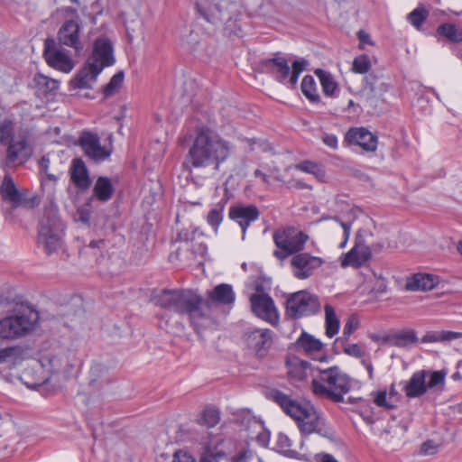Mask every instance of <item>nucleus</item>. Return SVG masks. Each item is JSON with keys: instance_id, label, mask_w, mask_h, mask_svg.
Returning a JSON list of instances; mask_svg holds the SVG:
<instances>
[{"instance_id": "obj_1", "label": "nucleus", "mask_w": 462, "mask_h": 462, "mask_svg": "<svg viewBox=\"0 0 462 462\" xmlns=\"http://www.w3.org/2000/svg\"><path fill=\"white\" fill-rule=\"evenodd\" d=\"M232 147L228 141L207 126L197 127L190 136V144L183 162V168L191 171L195 169L212 168L219 171L231 154Z\"/></svg>"}, {"instance_id": "obj_2", "label": "nucleus", "mask_w": 462, "mask_h": 462, "mask_svg": "<svg viewBox=\"0 0 462 462\" xmlns=\"http://www.w3.org/2000/svg\"><path fill=\"white\" fill-rule=\"evenodd\" d=\"M270 397L298 422L301 433H317L328 439L332 438V431L325 427L323 419L310 402L300 403L276 389L270 392Z\"/></svg>"}, {"instance_id": "obj_3", "label": "nucleus", "mask_w": 462, "mask_h": 462, "mask_svg": "<svg viewBox=\"0 0 462 462\" xmlns=\"http://www.w3.org/2000/svg\"><path fill=\"white\" fill-rule=\"evenodd\" d=\"M195 7L200 18L215 27H222L225 35L231 37L241 32V5L237 1L197 0Z\"/></svg>"}, {"instance_id": "obj_4", "label": "nucleus", "mask_w": 462, "mask_h": 462, "mask_svg": "<svg viewBox=\"0 0 462 462\" xmlns=\"http://www.w3.org/2000/svg\"><path fill=\"white\" fill-rule=\"evenodd\" d=\"M155 305L180 315H187L191 322L205 318L203 298L190 290H162L159 294L152 296Z\"/></svg>"}, {"instance_id": "obj_5", "label": "nucleus", "mask_w": 462, "mask_h": 462, "mask_svg": "<svg viewBox=\"0 0 462 462\" xmlns=\"http://www.w3.org/2000/svg\"><path fill=\"white\" fill-rule=\"evenodd\" d=\"M318 372V376L311 381L313 393L334 402H342L351 388L349 376L337 365Z\"/></svg>"}, {"instance_id": "obj_6", "label": "nucleus", "mask_w": 462, "mask_h": 462, "mask_svg": "<svg viewBox=\"0 0 462 462\" xmlns=\"http://www.w3.org/2000/svg\"><path fill=\"white\" fill-rule=\"evenodd\" d=\"M71 187L69 188L70 197L77 207L74 221L87 224L86 202L81 199L87 193V166L82 159L75 158L69 167Z\"/></svg>"}, {"instance_id": "obj_7", "label": "nucleus", "mask_w": 462, "mask_h": 462, "mask_svg": "<svg viewBox=\"0 0 462 462\" xmlns=\"http://www.w3.org/2000/svg\"><path fill=\"white\" fill-rule=\"evenodd\" d=\"M319 297L308 291L291 293L285 301V316L291 319H300L314 316L320 312Z\"/></svg>"}, {"instance_id": "obj_8", "label": "nucleus", "mask_w": 462, "mask_h": 462, "mask_svg": "<svg viewBox=\"0 0 462 462\" xmlns=\"http://www.w3.org/2000/svg\"><path fill=\"white\" fill-rule=\"evenodd\" d=\"M38 319V312L33 310L5 317L0 319V338L22 337L34 328Z\"/></svg>"}, {"instance_id": "obj_9", "label": "nucleus", "mask_w": 462, "mask_h": 462, "mask_svg": "<svg viewBox=\"0 0 462 462\" xmlns=\"http://www.w3.org/2000/svg\"><path fill=\"white\" fill-rule=\"evenodd\" d=\"M116 62L110 39L101 35L94 40L91 57H88V81H96L105 68Z\"/></svg>"}, {"instance_id": "obj_10", "label": "nucleus", "mask_w": 462, "mask_h": 462, "mask_svg": "<svg viewBox=\"0 0 462 462\" xmlns=\"http://www.w3.org/2000/svg\"><path fill=\"white\" fill-rule=\"evenodd\" d=\"M273 238L277 247L273 252V255L279 260H284L303 249L308 240V236L302 232H295L293 228L288 227L274 231Z\"/></svg>"}, {"instance_id": "obj_11", "label": "nucleus", "mask_w": 462, "mask_h": 462, "mask_svg": "<svg viewBox=\"0 0 462 462\" xmlns=\"http://www.w3.org/2000/svg\"><path fill=\"white\" fill-rule=\"evenodd\" d=\"M114 135L102 133L101 135L88 131V161L100 164L110 159L114 152Z\"/></svg>"}, {"instance_id": "obj_12", "label": "nucleus", "mask_w": 462, "mask_h": 462, "mask_svg": "<svg viewBox=\"0 0 462 462\" xmlns=\"http://www.w3.org/2000/svg\"><path fill=\"white\" fill-rule=\"evenodd\" d=\"M43 57L47 64L61 72L69 73L74 64L69 54L55 39L48 38L44 42Z\"/></svg>"}, {"instance_id": "obj_13", "label": "nucleus", "mask_w": 462, "mask_h": 462, "mask_svg": "<svg viewBox=\"0 0 462 462\" xmlns=\"http://www.w3.org/2000/svg\"><path fill=\"white\" fill-rule=\"evenodd\" d=\"M262 69L277 80L278 82L287 86L290 84V69L287 59L277 52L273 58L264 59L260 63Z\"/></svg>"}, {"instance_id": "obj_14", "label": "nucleus", "mask_w": 462, "mask_h": 462, "mask_svg": "<svg viewBox=\"0 0 462 462\" xmlns=\"http://www.w3.org/2000/svg\"><path fill=\"white\" fill-rule=\"evenodd\" d=\"M324 263V260L309 253H298L291 258V264L296 278L304 280L312 275L313 272Z\"/></svg>"}, {"instance_id": "obj_15", "label": "nucleus", "mask_w": 462, "mask_h": 462, "mask_svg": "<svg viewBox=\"0 0 462 462\" xmlns=\"http://www.w3.org/2000/svg\"><path fill=\"white\" fill-rule=\"evenodd\" d=\"M252 311L259 318L274 323L278 320L274 301L267 293H254L250 297Z\"/></svg>"}, {"instance_id": "obj_16", "label": "nucleus", "mask_w": 462, "mask_h": 462, "mask_svg": "<svg viewBox=\"0 0 462 462\" xmlns=\"http://www.w3.org/2000/svg\"><path fill=\"white\" fill-rule=\"evenodd\" d=\"M236 294L230 284L221 283L213 290L207 291V298L203 299L205 312H209L217 305H230L235 302Z\"/></svg>"}, {"instance_id": "obj_17", "label": "nucleus", "mask_w": 462, "mask_h": 462, "mask_svg": "<svg viewBox=\"0 0 462 462\" xmlns=\"http://www.w3.org/2000/svg\"><path fill=\"white\" fill-rule=\"evenodd\" d=\"M64 230H51L43 227L42 231H39L38 242L43 247L44 252L51 255L60 253L65 254L63 240Z\"/></svg>"}, {"instance_id": "obj_18", "label": "nucleus", "mask_w": 462, "mask_h": 462, "mask_svg": "<svg viewBox=\"0 0 462 462\" xmlns=\"http://www.w3.org/2000/svg\"><path fill=\"white\" fill-rule=\"evenodd\" d=\"M345 141L351 145H358L365 152H374L377 148L378 138L365 127L350 128Z\"/></svg>"}, {"instance_id": "obj_19", "label": "nucleus", "mask_w": 462, "mask_h": 462, "mask_svg": "<svg viewBox=\"0 0 462 462\" xmlns=\"http://www.w3.org/2000/svg\"><path fill=\"white\" fill-rule=\"evenodd\" d=\"M228 217L240 226L245 239L247 227L259 217V210L254 205H236L230 207Z\"/></svg>"}, {"instance_id": "obj_20", "label": "nucleus", "mask_w": 462, "mask_h": 462, "mask_svg": "<svg viewBox=\"0 0 462 462\" xmlns=\"http://www.w3.org/2000/svg\"><path fill=\"white\" fill-rule=\"evenodd\" d=\"M6 145L7 165L23 163L30 158L32 154V149L28 144L27 139L24 135L19 134L16 136V139H14Z\"/></svg>"}, {"instance_id": "obj_21", "label": "nucleus", "mask_w": 462, "mask_h": 462, "mask_svg": "<svg viewBox=\"0 0 462 462\" xmlns=\"http://www.w3.org/2000/svg\"><path fill=\"white\" fill-rule=\"evenodd\" d=\"M371 256L370 247L363 242L356 241L351 250L340 257V265L343 268L348 266L358 268L369 261Z\"/></svg>"}, {"instance_id": "obj_22", "label": "nucleus", "mask_w": 462, "mask_h": 462, "mask_svg": "<svg viewBox=\"0 0 462 462\" xmlns=\"http://www.w3.org/2000/svg\"><path fill=\"white\" fill-rule=\"evenodd\" d=\"M428 375V370L422 369L414 372L402 388L405 396L409 399H414L424 395L428 391L426 386V378Z\"/></svg>"}, {"instance_id": "obj_23", "label": "nucleus", "mask_w": 462, "mask_h": 462, "mask_svg": "<svg viewBox=\"0 0 462 462\" xmlns=\"http://www.w3.org/2000/svg\"><path fill=\"white\" fill-rule=\"evenodd\" d=\"M0 197L3 200L10 203L13 208L20 207L24 202L23 194L18 190L9 174L5 175L0 185Z\"/></svg>"}, {"instance_id": "obj_24", "label": "nucleus", "mask_w": 462, "mask_h": 462, "mask_svg": "<svg viewBox=\"0 0 462 462\" xmlns=\"http://www.w3.org/2000/svg\"><path fill=\"white\" fill-rule=\"evenodd\" d=\"M288 366L289 377L296 382L304 381L308 377H312V379L317 377L315 372H318V369L313 368L308 361L293 358L288 362Z\"/></svg>"}, {"instance_id": "obj_25", "label": "nucleus", "mask_w": 462, "mask_h": 462, "mask_svg": "<svg viewBox=\"0 0 462 462\" xmlns=\"http://www.w3.org/2000/svg\"><path fill=\"white\" fill-rule=\"evenodd\" d=\"M79 25L77 22L72 20L66 22L59 30L57 42L62 47L66 45L79 50Z\"/></svg>"}, {"instance_id": "obj_26", "label": "nucleus", "mask_w": 462, "mask_h": 462, "mask_svg": "<svg viewBox=\"0 0 462 462\" xmlns=\"http://www.w3.org/2000/svg\"><path fill=\"white\" fill-rule=\"evenodd\" d=\"M439 282L437 276L428 273H416L407 279L405 290L409 291H427L434 289Z\"/></svg>"}, {"instance_id": "obj_27", "label": "nucleus", "mask_w": 462, "mask_h": 462, "mask_svg": "<svg viewBox=\"0 0 462 462\" xmlns=\"http://www.w3.org/2000/svg\"><path fill=\"white\" fill-rule=\"evenodd\" d=\"M43 227L52 230H64V225L60 217L57 205L51 202L44 208L42 217L40 220L39 231Z\"/></svg>"}, {"instance_id": "obj_28", "label": "nucleus", "mask_w": 462, "mask_h": 462, "mask_svg": "<svg viewBox=\"0 0 462 462\" xmlns=\"http://www.w3.org/2000/svg\"><path fill=\"white\" fill-rule=\"evenodd\" d=\"M247 343L257 353H261L271 345V331L269 329L254 330L247 336Z\"/></svg>"}, {"instance_id": "obj_29", "label": "nucleus", "mask_w": 462, "mask_h": 462, "mask_svg": "<svg viewBox=\"0 0 462 462\" xmlns=\"http://www.w3.org/2000/svg\"><path fill=\"white\" fill-rule=\"evenodd\" d=\"M418 342V337L413 329L391 331V346L408 348Z\"/></svg>"}, {"instance_id": "obj_30", "label": "nucleus", "mask_w": 462, "mask_h": 462, "mask_svg": "<svg viewBox=\"0 0 462 462\" xmlns=\"http://www.w3.org/2000/svg\"><path fill=\"white\" fill-rule=\"evenodd\" d=\"M296 348L301 349L307 354L318 352L323 347L322 342L312 335L302 331L295 343Z\"/></svg>"}, {"instance_id": "obj_31", "label": "nucleus", "mask_w": 462, "mask_h": 462, "mask_svg": "<svg viewBox=\"0 0 462 462\" xmlns=\"http://www.w3.org/2000/svg\"><path fill=\"white\" fill-rule=\"evenodd\" d=\"M114 193L111 180L107 177H99L93 188V196L100 201H107Z\"/></svg>"}, {"instance_id": "obj_32", "label": "nucleus", "mask_w": 462, "mask_h": 462, "mask_svg": "<svg viewBox=\"0 0 462 462\" xmlns=\"http://www.w3.org/2000/svg\"><path fill=\"white\" fill-rule=\"evenodd\" d=\"M245 421H246V429L257 428L260 430L257 433L256 440L262 447H267L270 441V432L265 430L263 422L252 417L250 414H246L241 423L244 424Z\"/></svg>"}, {"instance_id": "obj_33", "label": "nucleus", "mask_w": 462, "mask_h": 462, "mask_svg": "<svg viewBox=\"0 0 462 462\" xmlns=\"http://www.w3.org/2000/svg\"><path fill=\"white\" fill-rule=\"evenodd\" d=\"M458 338H462L461 332H455V331H449V330L429 331L423 336V337L421 338V342H423V343L445 342V341H452V340L458 339Z\"/></svg>"}, {"instance_id": "obj_34", "label": "nucleus", "mask_w": 462, "mask_h": 462, "mask_svg": "<svg viewBox=\"0 0 462 462\" xmlns=\"http://www.w3.org/2000/svg\"><path fill=\"white\" fill-rule=\"evenodd\" d=\"M125 73L123 70L117 71L109 80V82L101 88L104 98L113 97L119 92L123 86Z\"/></svg>"}, {"instance_id": "obj_35", "label": "nucleus", "mask_w": 462, "mask_h": 462, "mask_svg": "<svg viewBox=\"0 0 462 462\" xmlns=\"http://www.w3.org/2000/svg\"><path fill=\"white\" fill-rule=\"evenodd\" d=\"M325 310V323H326V335L328 337H333L337 334L339 329V320L336 315L334 308L327 304Z\"/></svg>"}, {"instance_id": "obj_36", "label": "nucleus", "mask_w": 462, "mask_h": 462, "mask_svg": "<svg viewBox=\"0 0 462 462\" xmlns=\"http://www.w3.org/2000/svg\"><path fill=\"white\" fill-rule=\"evenodd\" d=\"M315 74L319 79L323 93L328 97H334L337 90V84L333 79L331 74L320 69H318Z\"/></svg>"}, {"instance_id": "obj_37", "label": "nucleus", "mask_w": 462, "mask_h": 462, "mask_svg": "<svg viewBox=\"0 0 462 462\" xmlns=\"http://www.w3.org/2000/svg\"><path fill=\"white\" fill-rule=\"evenodd\" d=\"M300 88L303 95L311 103H319L320 101L319 95L317 92L316 83L312 76L306 75L302 79Z\"/></svg>"}, {"instance_id": "obj_38", "label": "nucleus", "mask_w": 462, "mask_h": 462, "mask_svg": "<svg viewBox=\"0 0 462 462\" xmlns=\"http://www.w3.org/2000/svg\"><path fill=\"white\" fill-rule=\"evenodd\" d=\"M295 168L303 172L314 175L320 181H325L326 171L320 164H318L310 161H303L296 164Z\"/></svg>"}, {"instance_id": "obj_39", "label": "nucleus", "mask_w": 462, "mask_h": 462, "mask_svg": "<svg viewBox=\"0 0 462 462\" xmlns=\"http://www.w3.org/2000/svg\"><path fill=\"white\" fill-rule=\"evenodd\" d=\"M34 81L38 89L43 91L45 94L52 93L60 87V81L42 74H37L34 78Z\"/></svg>"}, {"instance_id": "obj_40", "label": "nucleus", "mask_w": 462, "mask_h": 462, "mask_svg": "<svg viewBox=\"0 0 462 462\" xmlns=\"http://www.w3.org/2000/svg\"><path fill=\"white\" fill-rule=\"evenodd\" d=\"M16 136L14 135V124L11 119L5 117L0 119V143L8 144Z\"/></svg>"}, {"instance_id": "obj_41", "label": "nucleus", "mask_w": 462, "mask_h": 462, "mask_svg": "<svg viewBox=\"0 0 462 462\" xmlns=\"http://www.w3.org/2000/svg\"><path fill=\"white\" fill-rule=\"evenodd\" d=\"M219 411L213 407H207L198 420L199 424L212 428L219 422Z\"/></svg>"}, {"instance_id": "obj_42", "label": "nucleus", "mask_w": 462, "mask_h": 462, "mask_svg": "<svg viewBox=\"0 0 462 462\" xmlns=\"http://www.w3.org/2000/svg\"><path fill=\"white\" fill-rule=\"evenodd\" d=\"M438 33L452 42L462 41V33L458 32L456 25L452 23H442L438 27Z\"/></svg>"}, {"instance_id": "obj_43", "label": "nucleus", "mask_w": 462, "mask_h": 462, "mask_svg": "<svg viewBox=\"0 0 462 462\" xmlns=\"http://www.w3.org/2000/svg\"><path fill=\"white\" fill-rule=\"evenodd\" d=\"M309 62L305 59L296 60L291 63L290 69V84L289 88H294L298 83L299 76L306 69Z\"/></svg>"}, {"instance_id": "obj_44", "label": "nucleus", "mask_w": 462, "mask_h": 462, "mask_svg": "<svg viewBox=\"0 0 462 462\" xmlns=\"http://www.w3.org/2000/svg\"><path fill=\"white\" fill-rule=\"evenodd\" d=\"M277 448L281 453L289 457H295L297 455V452L291 449V439L283 433H279L277 436Z\"/></svg>"}, {"instance_id": "obj_45", "label": "nucleus", "mask_w": 462, "mask_h": 462, "mask_svg": "<svg viewBox=\"0 0 462 462\" xmlns=\"http://www.w3.org/2000/svg\"><path fill=\"white\" fill-rule=\"evenodd\" d=\"M223 209L224 206H219L209 210L207 216V222L211 226L215 231L217 232L218 226L223 221Z\"/></svg>"}, {"instance_id": "obj_46", "label": "nucleus", "mask_w": 462, "mask_h": 462, "mask_svg": "<svg viewBox=\"0 0 462 462\" xmlns=\"http://www.w3.org/2000/svg\"><path fill=\"white\" fill-rule=\"evenodd\" d=\"M429 15V12L425 8L418 7L408 15L409 22L417 29H419Z\"/></svg>"}, {"instance_id": "obj_47", "label": "nucleus", "mask_w": 462, "mask_h": 462, "mask_svg": "<svg viewBox=\"0 0 462 462\" xmlns=\"http://www.w3.org/2000/svg\"><path fill=\"white\" fill-rule=\"evenodd\" d=\"M371 67V62L367 55H359L355 58L353 61V71L359 74L368 72Z\"/></svg>"}, {"instance_id": "obj_48", "label": "nucleus", "mask_w": 462, "mask_h": 462, "mask_svg": "<svg viewBox=\"0 0 462 462\" xmlns=\"http://www.w3.org/2000/svg\"><path fill=\"white\" fill-rule=\"evenodd\" d=\"M429 382H426L427 389H432L439 385H443L446 377L444 371H429Z\"/></svg>"}, {"instance_id": "obj_49", "label": "nucleus", "mask_w": 462, "mask_h": 462, "mask_svg": "<svg viewBox=\"0 0 462 462\" xmlns=\"http://www.w3.org/2000/svg\"><path fill=\"white\" fill-rule=\"evenodd\" d=\"M324 218H330L340 224L344 231V240L340 243L339 248H344L349 239L352 224L341 221L338 217H326Z\"/></svg>"}, {"instance_id": "obj_50", "label": "nucleus", "mask_w": 462, "mask_h": 462, "mask_svg": "<svg viewBox=\"0 0 462 462\" xmlns=\"http://www.w3.org/2000/svg\"><path fill=\"white\" fill-rule=\"evenodd\" d=\"M374 402L378 407H383L387 410H391L395 407V405L393 403H392L391 402H389L387 400L386 391H380V392L376 393Z\"/></svg>"}, {"instance_id": "obj_51", "label": "nucleus", "mask_w": 462, "mask_h": 462, "mask_svg": "<svg viewBox=\"0 0 462 462\" xmlns=\"http://www.w3.org/2000/svg\"><path fill=\"white\" fill-rule=\"evenodd\" d=\"M344 353L356 358H361V360L365 357V352L358 344H348L345 346Z\"/></svg>"}, {"instance_id": "obj_52", "label": "nucleus", "mask_w": 462, "mask_h": 462, "mask_svg": "<svg viewBox=\"0 0 462 462\" xmlns=\"http://www.w3.org/2000/svg\"><path fill=\"white\" fill-rule=\"evenodd\" d=\"M359 328V320L355 316H351L347 319L344 328L343 335L347 338L350 335Z\"/></svg>"}, {"instance_id": "obj_53", "label": "nucleus", "mask_w": 462, "mask_h": 462, "mask_svg": "<svg viewBox=\"0 0 462 462\" xmlns=\"http://www.w3.org/2000/svg\"><path fill=\"white\" fill-rule=\"evenodd\" d=\"M21 353L19 346H9L0 349V364L7 361L8 358L17 356Z\"/></svg>"}, {"instance_id": "obj_54", "label": "nucleus", "mask_w": 462, "mask_h": 462, "mask_svg": "<svg viewBox=\"0 0 462 462\" xmlns=\"http://www.w3.org/2000/svg\"><path fill=\"white\" fill-rule=\"evenodd\" d=\"M106 372V368L105 365L101 364L95 363L91 366V374L94 375V378L89 379V383H94L98 380V378L102 377Z\"/></svg>"}, {"instance_id": "obj_55", "label": "nucleus", "mask_w": 462, "mask_h": 462, "mask_svg": "<svg viewBox=\"0 0 462 462\" xmlns=\"http://www.w3.org/2000/svg\"><path fill=\"white\" fill-rule=\"evenodd\" d=\"M76 88H84L87 87V63L82 67V69L78 74L73 81Z\"/></svg>"}, {"instance_id": "obj_56", "label": "nucleus", "mask_w": 462, "mask_h": 462, "mask_svg": "<svg viewBox=\"0 0 462 462\" xmlns=\"http://www.w3.org/2000/svg\"><path fill=\"white\" fill-rule=\"evenodd\" d=\"M172 462H195V459L188 452L178 450L173 455Z\"/></svg>"}, {"instance_id": "obj_57", "label": "nucleus", "mask_w": 462, "mask_h": 462, "mask_svg": "<svg viewBox=\"0 0 462 462\" xmlns=\"http://www.w3.org/2000/svg\"><path fill=\"white\" fill-rule=\"evenodd\" d=\"M369 337L377 343L391 345V332H385L381 334H371Z\"/></svg>"}, {"instance_id": "obj_58", "label": "nucleus", "mask_w": 462, "mask_h": 462, "mask_svg": "<svg viewBox=\"0 0 462 462\" xmlns=\"http://www.w3.org/2000/svg\"><path fill=\"white\" fill-rule=\"evenodd\" d=\"M322 142L331 149L335 150L337 148L338 141L335 134H325L322 137Z\"/></svg>"}, {"instance_id": "obj_59", "label": "nucleus", "mask_w": 462, "mask_h": 462, "mask_svg": "<svg viewBox=\"0 0 462 462\" xmlns=\"http://www.w3.org/2000/svg\"><path fill=\"white\" fill-rule=\"evenodd\" d=\"M437 450V447L434 445V442L431 440L425 441L421 446V452L429 455L434 454Z\"/></svg>"}, {"instance_id": "obj_60", "label": "nucleus", "mask_w": 462, "mask_h": 462, "mask_svg": "<svg viewBox=\"0 0 462 462\" xmlns=\"http://www.w3.org/2000/svg\"><path fill=\"white\" fill-rule=\"evenodd\" d=\"M361 364L365 367V369H366V371L368 373L369 379L373 380V378H374V367H373L372 363L368 359L363 358L361 360Z\"/></svg>"}, {"instance_id": "obj_61", "label": "nucleus", "mask_w": 462, "mask_h": 462, "mask_svg": "<svg viewBox=\"0 0 462 462\" xmlns=\"http://www.w3.org/2000/svg\"><path fill=\"white\" fill-rule=\"evenodd\" d=\"M91 10H92V13L95 15L102 14V13H103V6H102V4H101L100 0H97L95 3H93L91 5Z\"/></svg>"}, {"instance_id": "obj_62", "label": "nucleus", "mask_w": 462, "mask_h": 462, "mask_svg": "<svg viewBox=\"0 0 462 462\" xmlns=\"http://www.w3.org/2000/svg\"><path fill=\"white\" fill-rule=\"evenodd\" d=\"M79 144L82 147V149L87 153V132L82 131L81 135L79 137Z\"/></svg>"}, {"instance_id": "obj_63", "label": "nucleus", "mask_w": 462, "mask_h": 462, "mask_svg": "<svg viewBox=\"0 0 462 462\" xmlns=\"http://www.w3.org/2000/svg\"><path fill=\"white\" fill-rule=\"evenodd\" d=\"M320 462H338V461L330 454H322Z\"/></svg>"}, {"instance_id": "obj_64", "label": "nucleus", "mask_w": 462, "mask_h": 462, "mask_svg": "<svg viewBox=\"0 0 462 462\" xmlns=\"http://www.w3.org/2000/svg\"><path fill=\"white\" fill-rule=\"evenodd\" d=\"M49 163H50L49 159H47L45 157L42 158L41 162H40V166L44 171V172L47 171L48 167H49Z\"/></svg>"}]
</instances>
